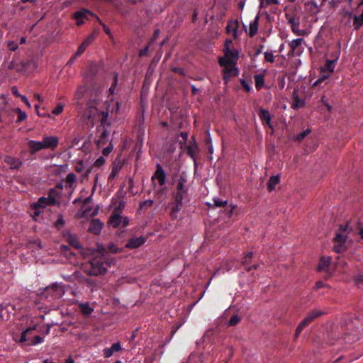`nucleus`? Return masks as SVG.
I'll use <instances>...</instances> for the list:
<instances>
[{
  "mask_svg": "<svg viewBox=\"0 0 363 363\" xmlns=\"http://www.w3.org/2000/svg\"><path fill=\"white\" fill-rule=\"evenodd\" d=\"M117 83H118V74L114 73L113 82L112 85L111 86V87L109 88V92L111 94H114L115 87L117 85Z\"/></svg>",
  "mask_w": 363,
  "mask_h": 363,
  "instance_id": "nucleus-43",
  "label": "nucleus"
},
{
  "mask_svg": "<svg viewBox=\"0 0 363 363\" xmlns=\"http://www.w3.org/2000/svg\"><path fill=\"white\" fill-rule=\"evenodd\" d=\"M320 101L321 103L327 108L328 111L329 112L331 111L332 110V107L329 104L328 101L327 100H325V96H322L321 99H320Z\"/></svg>",
  "mask_w": 363,
  "mask_h": 363,
  "instance_id": "nucleus-53",
  "label": "nucleus"
},
{
  "mask_svg": "<svg viewBox=\"0 0 363 363\" xmlns=\"http://www.w3.org/2000/svg\"><path fill=\"white\" fill-rule=\"evenodd\" d=\"M280 177L279 175L272 176L269 178L267 183V188L269 191H272L275 189V186L279 183Z\"/></svg>",
  "mask_w": 363,
  "mask_h": 363,
  "instance_id": "nucleus-30",
  "label": "nucleus"
},
{
  "mask_svg": "<svg viewBox=\"0 0 363 363\" xmlns=\"http://www.w3.org/2000/svg\"><path fill=\"white\" fill-rule=\"evenodd\" d=\"M213 202H214V205L216 207H223V206H225L228 204L227 200H222L219 198H214Z\"/></svg>",
  "mask_w": 363,
  "mask_h": 363,
  "instance_id": "nucleus-38",
  "label": "nucleus"
},
{
  "mask_svg": "<svg viewBox=\"0 0 363 363\" xmlns=\"http://www.w3.org/2000/svg\"><path fill=\"white\" fill-rule=\"evenodd\" d=\"M86 91V88L84 86H79L74 94V99L77 101H79L84 96L85 92Z\"/></svg>",
  "mask_w": 363,
  "mask_h": 363,
  "instance_id": "nucleus-32",
  "label": "nucleus"
},
{
  "mask_svg": "<svg viewBox=\"0 0 363 363\" xmlns=\"http://www.w3.org/2000/svg\"><path fill=\"white\" fill-rule=\"evenodd\" d=\"M77 181V176L74 173H69L67 175L65 179V186L70 189H74Z\"/></svg>",
  "mask_w": 363,
  "mask_h": 363,
  "instance_id": "nucleus-24",
  "label": "nucleus"
},
{
  "mask_svg": "<svg viewBox=\"0 0 363 363\" xmlns=\"http://www.w3.org/2000/svg\"><path fill=\"white\" fill-rule=\"evenodd\" d=\"M259 1L261 7H266L271 4H279L280 3L279 0H259Z\"/></svg>",
  "mask_w": 363,
  "mask_h": 363,
  "instance_id": "nucleus-36",
  "label": "nucleus"
},
{
  "mask_svg": "<svg viewBox=\"0 0 363 363\" xmlns=\"http://www.w3.org/2000/svg\"><path fill=\"white\" fill-rule=\"evenodd\" d=\"M303 41V38H296L291 40L289 43V46L294 51L300 46Z\"/></svg>",
  "mask_w": 363,
  "mask_h": 363,
  "instance_id": "nucleus-33",
  "label": "nucleus"
},
{
  "mask_svg": "<svg viewBox=\"0 0 363 363\" xmlns=\"http://www.w3.org/2000/svg\"><path fill=\"white\" fill-rule=\"evenodd\" d=\"M109 134L110 132L107 129L104 128L101 133L100 138L97 141L98 147H100L106 143L108 140Z\"/></svg>",
  "mask_w": 363,
  "mask_h": 363,
  "instance_id": "nucleus-27",
  "label": "nucleus"
},
{
  "mask_svg": "<svg viewBox=\"0 0 363 363\" xmlns=\"http://www.w3.org/2000/svg\"><path fill=\"white\" fill-rule=\"evenodd\" d=\"M103 226V223L99 220L94 219L90 223L88 231L93 234L99 235L101 233Z\"/></svg>",
  "mask_w": 363,
  "mask_h": 363,
  "instance_id": "nucleus-15",
  "label": "nucleus"
},
{
  "mask_svg": "<svg viewBox=\"0 0 363 363\" xmlns=\"http://www.w3.org/2000/svg\"><path fill=\"white\" fill-rule=\"evenodd\" d=\"M105 159L104 157H99L94 162L95 166L100 167L105 163Z\"/></svg>",
  "mask_w": 363,
  "mask_h": 363,
  "instance_id": "nucleus-55",
  "label": "nucleus"
},
{
  "mask_svg": "<svg viewBox=\"0 0 363 363\" xmlns=\"http://www.w3.org/2000/svg\"><path fill=\"white\" fill-rule=\"evenodd\" d=\"M219 64L223 67V79L225 83L228 82L230 77L236 76L238 74V70L235 67V64L232 62H225L224 60H219Z\"/></svg>",
  "mask_w": 363,
  "mask_h": 363,
  "instance_id": "nucleus-5",
  "label": "nucleus"
},
{
  "mask_svg": "<svg viewBox=\"0 0 363 363\" xmlns=\"http://www.w3.org/2000/svg\"><path fill=\"white\" fill-rule=\"evenodd\" d=\"M113 352H118L121 350V344L119 342H116L112 345L111 347Z\"/></svg>",
  "mask_w": 363,
  "mask_h": 363,
  "instance_id": "nucleus-59",
  "label": "nucleus"
},
{
  "mask_svg": "<svg viewBox=\"0 0 363 363\" xmlns=\"http://www.w3.org/2000/svg\"><path fill=\"white\" fill-rule=\"evenodd\" d=\"M232 43L231 40H227L225 41V48L224 50L225 57H220L219 60H224L225 62H232L236 64L238 60V53L230 49V45Z\"/></svg>",
  "mask_w": 363,
  "mask_h": 363,
  "instance_id": "nucleus-7",
  "label": "nucleus"
},
{
  "mask_svg": "<svg viewBox=\"0 0 363 363\" xmlns=\"http://www.w3.org/2000/svg\"><path fill=\"white\" fill-rule=\"evenodd\" d=\"M55 192V190L54 189H51L50 193H49V197L48 198H45V197H40L38 202L35 204V208H45V206H47L49 204H55L56 201L55 199V198H53L51 195H52V194Z\"/></svg>",
  "mask_w": 363,
  "mask_h": 363,
  "instance_id": "nucleus-12",
  "label": "nucleus"
},
{
  "mask_svg": "<svg viewBox=\"0 0 363 363\" xmlns=\"http://www.w3.org/2000/svg\"><path fill=\"white\" fill-rule=\"evenodd\" d=\"M115 264L113 258H105L104 256L94 257L89 263L85 272L91 276H99L106 273L108 267Z\"/></svg>",
  "mask_w": 363,
  "mask_h": 363,
  "instance_id": "nucleus-2",
  "label": "nucleus"
},
{
  "mask_svg": "<svg viewBox=\"0 0 363 363\" xmlns=\"http://www.w3.org/2000/svg\"><path fill=\"white\" fill-rule=\"evenodd\" d=\"M122 167V165L120 164V162L116 163V162H113L112 166V169L110 175L108 176L109 180H113L116 177L119 171L121 170Z\"/></svg>",
  "mask_w": 363,
  "mask_h": 363,
  "instance_id": "nucleus-31",
  "label": "nucleus"
},
{
  "mask_svg": "<svg viewBox=\"0 0 363 363\" xmlns=\"http://www.w3.org/2000/svg\"><path fill=\"white\" fill-rule=\"evenodd\" d=\"M16 112L18 113V118L16 120V121L18 123H21L22 121H23L24 120L26 119L27 118V114L26 113V112L24 111H22L20 108H16Z\"/></svg>",
  "mask_w": 363,
  "mask_h": 363,
  "instance_id": "nucleus-35",
  "label": "nucleus"
},
{
  "mask_svg": "<svg viewBox=\"0 0 363 363\" xmlns=\"http://www.w3.org/2000/svg\"><path fill=\"white\" fill-rule=\"evenodd\" d=\"M64 108V105L62 103H58L57 106L55 107V108L52 110V113L54 115H59L60 114Z\"/></svg>",
  "mask_w": 363,
  "mask_h": 363,
  "instance_id": "nucleus-40",
  "label": "nucleus"
},
{
  "mask_svg": "<svg viewBox=\"0 0 363 363\" xmlns=\"http://www.w3.org/2000/svg\"><path fill=\"white\" fill-rule=\"evenodd\" d=\"M65 293L64 285L55 283L46 287L42 294V298H45L50 303H55L60 300Z\"/></svg>",
  "mask_w": 363,
  "mask_h": 363,
  "instance_id": "nucleus-3",
  "label": "nucleus"
},
{
  "mask_svg": "<svg viewBox=\"0 0 363 363\" xmlns=\"http://www.w3.org/2000/svg\"><path fill=\"white\" fill-rule=\"evenodd\" d=\"M148 50H149V45H146L143 49H142L140 51V52H139L140 57L145 56L147 54V52H148Z\"/></svg>",
  "mask_w": 363,
  "mask_h": 363,
  "instance_id": "nucleus-61",
  "label": "nucleus"
},
{
  "mask_svg": "<svg viewBox=\"0 0 363 363\" xmlns=\"http://www.w3.org/2000/svg\"><path fill=\"white\" fill-rule=\"evenodd\" d=\"M311 133L310 129H306L303 132L300 133L296 135V140L298 141H301L306 135H308Z\"/></svg>",
  "mask_w": 363,
  "mask_h": 363,
  "instance_id": "nucleus-45",
  "label": "nucleus"
},
{
  "mask_svg": "<svg viewBox=\"0 0 363 363\" xmlns=\"http://www.w3.org/2000/svg\"><path fill=\"white\" fill-rule=\"evenodd\" d=\"M196 150H197V147L195 144L189 145L187 147V152H188L189 155L191 157H194Z\"/></svg>",
  "mask_w": 363,
  "mask_h": 363,
  "instance_id": "nucleus-42",
  "label": "nucleus"
},
{
  "mask_svg": "<svg viewBox=\"0 0 363 363\" xmlns=\"http://www.w3.org/2000/svg\"><path fill=\"white\" fill-rule=\"evenodd\" d=\"M65 225V220L63 218H58L55 222V226L57 228L60 229L62 228Z\"/></svg>",
  "mask_w": 363,
  "mask_h": 363,
  "instance_id": "nucleus-52",
  "label": "nucleus"
},
{
  "mask_svg": "<svg viewBox=\"0 0 363 363\" xmlns=\"http://www.w3.org/2000/svg\"><path fill=\"white\" fill-rule=\"evenodd\" d=\"M286 18L291 26V30L297 35H304L306 32L299 29L301 23V15L296 12H289L286 13Z\"/></svg>",
  "mask_w": 363,
  "mask_h": 363,
  "instance_id": "nucleus-4",
  "label": "nucleus"
},
{
  "mask_svg": "<svg viewBox=\"0 0 363 363\" xmlns=\"http://www.w3.org/2000/svg\"><path fill=\"white\" fill-rule=\"evenodd\" d=\"M259 19V15H257L250 23L248 34L251 37L254 36L257 32Z\"/></svg>",
  "mask_w": 363,
  "mask_h": 363,
  "instance_id": "nucleus-21",
  "label": "nucleus"
},
{
  "mask_svg": "<svg viewBox=\"0 0 363 363\" xmlns=\"http://www.w3.org/2000/svg\"><path fill=\"white\" fill-rule=\"evenodd\" d=\"M188 190L186 178L183 175H180L177 181L176 189L172 194L174 202L170 204L172 205L170 216L172 219H177L179 218V213L182 208L184 200L187 196Z\"/></svg>",
  "mask_w": 363,
  "mask_h": 363,
  "instance_id": "nucleus-1",
  "label": "nucleus"
},
{
  "mask_svg": "<svg viewBox=\"0 0 363 363\" xmlns=\"http://www.w3.org/2000/svg\"><path fill=\"white\" fill-rule=\"evenodd\" d=\"M346 235L343 233H337L334 238V250L337 252H342L345 250Z\"/></svg>",
  "mask_w": 363,
  "mask_h": 363,
  "instance_id": "nucleus-9",
  "label": "nucleus"
},
{
  "mask_svg": "<svg viewBox=\"0 0 363 363\" xmlns=\"http://www.w3.org/2000/svg\"><path fill=\"white\" fill-rule=\"evenodd\" d=\"M42 143L45 149L54 150L57 147L59 140L56 136H45L43 138Z\"/></svg>",
  "mask_w": 363,
  "mask_h": 363,
  "instance_id": "nucleus-14",
  "label": "nucleus"
},
{
  "mask_svg": "<svg viewBox=\"0 0 363 363\" xmlns=\"http://www.w3.org/2000/svg\"><path fill=\"white\" fill-rule=\"evenodd\" d=\"M108 250L112 253H117L119 252V249L114 245H110L108 246Z\"/></svg>",
  "mask_w": 363,
  "mask_h": 363,
  "instance_id": "nucleus-60",
  "label": "nucleus"
},
{
  "mask_svg": "<svg viewBox=\"0 0 363 363\" xmlns=\"http://www.w3.org/2000/svg\"><path fill=\"white\" fill-rule=\"evenodd\" d=\"M113 149V145L111 143V142H110L108 145L106 147L103 149L102 153L104 156H108L112 152Z\"/></svg>",
  "mask_w": 363,
  "mask_h": 363,
  "instance_id": "nucleus-44",
  "label": "nucleus"
},
{
  "mask_svg": "<svg viewBox=\"0 0 363 363\" xmlns=\"http://www.w3.org/2000/svg\"><path fill=\"white\" fill-rule=\"evenodd\" d=\"M255 87L257 90H260L264 86V74H257L254 77Z\"/></svg>",
  "mask_w": 363,
  "mask_h": 363,
  "instance_id": "nucleus-28",
  "label": "nucleus"
},
{
  "mask_svg": "<svg viewBox=\"0 0 363 363\" xmlns=\"http://www.w3.org/2000/svg\"><path fill=\"white\" fill-rule=\"evenodd\" d=\"M331 262V257H322L320 262L318 265V270L319 272L326 271L328 272V267L330 264Z\"/></svg>",
  "mask_w": 363,
  "mask_h": 363,
  "instance_id": "nucleus-22",
  "label": "nucleus"
},
{
  "mask_svg": "<svg viewBox=\"0 0 363 363\" xmlns=\"http://www.w3.org/2000/svg\"><path fill=\"white\" fill-rule=\"evenodd\" d=\"M152 181L154 185L158 184L163 186L166 183V174L160 164H157L156 171L152 177Z\"/></svg>",
  "mask_w": 363,
  "mask_h": 363,
  "instance_id": "nucleus-8",
  "label": "nucleus"
},
{
  "mask_svg": "<svg viewBox=\"0 0 363 363\" xmlns=\"http://www.w3.org/2000/svg\"><path fill=\"white\" fill-rule=\"evenodd\" d=\"M306 327V325H304V323H300L299 325H298L296 330V338H297L299 335V334L301 333V331L303 330V329Z\"/></svg>",
  "mask_w": 363,
  "mask_h": 363,
  "instance_id": "nucleus-51",
  "label": "nucleus"
},
{
  "mask_svg": "<svg viewBox=\"0 0 363 363\" xmlns=\"http://www.w3.org/2000/svg\"><path fill=\"white\" fill-rule=\"evenodd\" d=\"M4 162L11 169H18L22 165V162L19 159L11 156H6L4 159Z\"/></svg>",
  "mask_w": 363,
  "mask_h": 363,
  "instance_id": "nucleus-17",
  "label": "nucleus"
},
{
  "mask_svg": "<svg viewBox=\"0 0 363 363\" xmlns=\"http://www.w3.org/2000/svg\"><path fill=\"white\" fill-rule=\"evenodd\" d=\"M305 106V101L302 99H300L298 95L294 92V101L291 104V108L297 110L301 108H303Z\"/></svg>",
  "mask_w": 363,
  "mask_h": 363,
  "instance_id": "nucleus-26",
  "label": "nucleus"
},
{
  "mask_svg": "<svg viewBox=\"0 0 363 363\" xmlns=\"http://www.w3.org/2000/svg\"><path fill=\"white\" fill-rule=\"evenodd\" d=\"M326 69L330 72H333L335 68L334 61L328 60L325 65Z\"/></svg>",
  "mask_w": 363,
  "mask_h": 363,
  "instance_id": "nucleus-49",
  "label": "nucleus"
},
{
  "mask_svg": "<svg viewBox=\"0 0 363 363\" xmlns=\"http://www.w3.org/2000/svg\"><path fill=\"white\" fill-rule=\"evenodd\" d=\"M95 38L96 34L94 33L88 35L83 43L79 46L77 51L75 53V57L82 55L86 48L94 40Z\"/></svg>",
  "mask_w": 363,
  "mask_h": 363,
  "instance_id": "nucleus-13",
  "label": "nucleus"
},
{
  "mask_svg": "<svg viewBox=\"0 0 363 363\" xmlns=\"http://www.w3.org/2000/svg\"><path fill=\"white\" fill-rule=\"evenodd\" d=\"M313 320L312 315L310 313L301 321V323H304V325H308L311 321Z\"/></svg>",
  "mask_w": 363,
  "mask_h": 363,
  "instance_id": "nucleus-57",
  "label": "nucleus"
},
{
  "mask_svg": "<svg viewBox=\"0 0 363 363\" xmlns=\"http://www.w3.org/2000/svg\"><path fill=\"white\" fill-rule=\"evenodd\" d=\"M180 136L183 140V141L181 142V143H186V142L188 139V133L187 132H182L180 134Z\"/></svg>",
  "mask_w": 363,
  "mask_h": 363,
  "instance_id": "nucleus-62",
  "label": "nucleus"
},
{
  "mask_svg": "<svg viewBox=\"0 0 363 363\" xmlns=\"http://www.w3.org/2000/svg\"><path fill=\"white\" fill-rule=\"evenodd\" d=\"M240 321V318L238 315H234L230 318L228 324L231 326H234L237 325Z\"/></svg>",
  "mask_w": 363,
  "mask_h": 363,
  "instance_id": "nucleus-41",
  "label": "nucleus"
},
{
  "mask_svg": "<svg viewBox=\"0 0 363 363\" xmlns=\"http://www.w3.org/2000/svg\"><path fill=\"white\" fill-rule=\"evenodd\" d=\"M354 281L357 284H360L362 282H363V275L359 274L354 279Z\"/></svg>",
  "mask_w": 363,
  "mask_h": 363,
  "instance_id": "nucleus-63",
  "label": "nucleus"
},
{
  "mask_svg": "<svg viewBox=\"0 0 363 363\" xmlns=\"http://www.w3.org/2000/svg\"><path fill=\"white\" fill-rule=\"evenodd\" d=\"M11 91H12V94L13 95H15L16 96H18V97H21L22 95L20 94V93L18 92L17 88L16 86H13L11 88Z\"/></svg>",
  "mask_w": 363,
  "mask_h": 363,
  "instance_id": "nucleus-64",
  "label": "nucleus"
},
{
  "mask_svg": "<svg viewBox=\"0 0 363 363\" xmlns=\"http://www.w3.org/2000/svg\"><path fill=\"white\" fill-rule=\"evenodd\" d=\"M28 147L31 154L45 149L42 141L35 140H30L28 142Z\"/></svg>",
  "mask_w": 363,
  "mask_h": 363,
  "instance_id": "nucleus-20",
  "label": "nucleus"
},
{
  "mask_svg": "<svg viewBox=\"0 0 363 363\" xmlns=\"http://www.w3.org/2000/svg\"><path fill=\"white\" fill-rule=\"evenodd\" d=\"M122 222V218L118 213H113L109 219V224L113 228H118Z\"/></svg>",
  "mask_w": 363,
  "mask_h": 363,
  "instance_id": "nucleus-25",
  "label": "nucleus"
},
{
  "mask_svg": "<svg viewBox=\"0 0 363 363\" xmlns=\"http://www.w3.org/2000/svg\"><path fill=\"white\" fill-rule=\"evenodd\" d=\"M259 116L264 125H267L270 128H272L271 124V115L267 110L261 108L259 112Z\"/></svg>",
  "mask_w": 363,
  "mask_h": 363,
  "instance_id": "nucleus-18",
  "label": "nucleus"
},
{
  "mask_svg": "<svg viewBox=\"0 0 363 363\" xmlns=\"http://www.w3.org/2000/svg\"><path fill=\"white\" fill-rule=\"evenodd\" d=\"M311 314V315H312L313 320L320 315H322L324 313L323 311H320V310H318V309H315L313 311H312L311 313H309Z\"/></svg>",
  "mask_w": 363,
  "mask_h": 363,
  "instance_id": "nucleus-47",
  "label": "nucleus"
},
{
  "mask_svg": "<svg viewBox=\"0 0 363 363\" xmlns=\"http://www.w3.org/2000/svg\"><path fill=\"white\" fill-rule=\"evenodd\" d=\"M87 112L89 119L95 120L99 118L101 124H104L108 117V113L107 111L99 110L91 105L89 106Z\"/></svg>",
  "mask_w": 363,
  "mask_h": 363,
  "instance_id": "nucleus-6",
  "label": "nucleus"
},
{
  "mask_svg": "<svg viewBox=\"0 0 363 363\" xmlns=\"http://www.w3.org/2000/svg\"><path fill=\"white\" fill-rule=\"evenodd\" d=\"M311 314V315H312L313 320L320 315H322L324 313L323 311H320V310H318V309H315L313 311H312L311 313H309Z\"/></svg>",
  "mask_w": 363,
  "mask_h": 363,
  "instance_id": "nucleus-48",
  "label": "nucleus"
},
{
  "mask_svg": "<svg viewBox=\"0 0 363 363\" xmlns=\"http://www.w3.org/2000/svg\"><path fill=\"white\" fill-rule=\"evenodd\" d=\"M63 237L66 241L75 249L81 250L82 248L77 236L72 234L69 230L63 233Z\"/></svg>",
  "mask_w": 363,
  "mask_h": 363,
  "instance_id": "nucleus-11",
  "label": "nucleus"
},
{
  "mask_svg": "<svg viewBox=\"0 0 363 363\" xmlns=\"http://www.w3.org/2000/svg\"><path fill=\"white\" fill-rule=\"evenodd\" d=\"M88 16H94L96 18V15L94 14L91 11L87 10V9H83L80 11H78L77 12H75L73 15L74 16V18L77 21V24L78 26H81L84 23V20L85 18H88Z\"/></svg>",
  "mask_w": 363,
  "mask_h": 363,
  "instance_id": "nucleus-10",
  "label": "nucleus"
},
{
  "mask_svg": "<svg viewBox=\"0 0 363 363\" xmlns=\"http://www.w3.org/2000/svg\"><path fill=\"white\" fill-rule=\"evenodd\" d=\"M43 342H44L43 337H40V335H35L30 340V345L35 346V345H38Z\"/></svg>",
  "mask_w": 363,
  "mask_h": 363,
  "instance_id": "nucleus-37",
  "label": "nucleus"
},
{
  "mask_svg": "<svg viewBox=\"0 0 363 363\" xmlns=\"http://www.w3.org/2000/svg\"><path fill=\"white\" fill-rule=\"evenodd\" d=\"M354 25L356 28H359L363 24V11L359 16H354Z\"/></svg>",
  "mask_w": 363,
  "mask_h": 363,
  "instance_id": "nucleus-34",
  "label": "nucleus"
},
{
  "mask_svg": "<svg viewBox=\"0 0 363 363\" xmlns=\"http://www.w3.org/2000/svg\"><path fill=\"white\" fill-rule=\"evenodd\" d=\"M38 328L37 324H33V325L27 328L25 330L21 333V338L19 340L20 342H25L28 340L27 338V335L31 333L33 331L35 330Z\"/></svg>",
  "mask_w": 363,
  "mask_h": 363,
  "instance_id": "nucleus-23",
  "label": "nucleus"
},
{
  "mask_svg": "<svg viewBox=\"0 0 363 363\" xmlns=\"http://www.w3.org/2000/svg\"><path fill=\"white\" fill-rule=\"evenodd\" d=\"M240 83L246 91L248 92L251 90V86L246 81L240 79Z\"/></svg>",
  "mask_w": 363,
  "mask_h": 363,
  "instance_id": "nucleus-56",
  "label": "nucleus"
},
{
  "mask_svg": "<svg viewBox=\"0 0 363 363\" xmlns=\"http://www.w3.org/2000/svg\"><path fill=\"white\" fill-rule=\"evenodd\" d=\"M103 353H104V356L106 358L111 357L113 354L111 347L105 348L103 350Z\"/></svg>",
  "mask_w": 363,
  "mask_h": 363,
  "instance_id": "nucleus-50",
  "label": "nucleus"
},
{
  "mask_svg": "<svg viewBox=\"0 0 363 363\" xmlns=\"http://www.w3.org/2000/svg\"><path fill=\"white\" fill-rule=\"evenodd\" d=\"M264 55L265 61L271 62V63L274 62V56L272 51H267L264 52Z\"/></svg>",
  "mask_w": 363,
  "mask_h": 363,
  "instance_id": "nucleus-39",
  "label": "nucleus"
},
{
  "mask_svg": "<svg viewBox=\"0 0 363 363\" xmlns=\"http://www.w3.org/2000/svg\"><path fill=\"white\" fill-rule=\"evenodd\" d=\"M96 18L99 22V23L102 26L104 32L109 36H111V33L110 29L101 21V19L98 16H96Z\"/></svg>",
  "mask_w": 363,
  "mask_h": 363,
  "instance_id": "nucleus-46",
  "label": "nucleus"
},
{
  "mask_svg": "<svg viewBox=\"0 0 363 363\" xmlns=\"http://www.w3.org/2000/svg\"><path fill=\"white\" fill-rule=\"evenodd\" d=\"M91 199V198L89 196L84 200V203L82 206V210H83L82 216H94L98 213V208L91 210V208L90 207L86 206V204L89 202V201Z\"/></svg>",
  "mask_w": 363,
  "mask_h": 363,
  "instance_id": "nucleus-19",
  "label": "nucleus"
},
{
  "mask_svg": "<svg viewBox=\"0 0 363 363\" xmlns=\"http://www.w3.org/2000/svg\"><path fill=\"white\" fill-rule=\"evenodd\" d=\"M8 47L9 48V49L11 50L15 51L18 48V45L16 43H15L13 41H9Z\"/></svg>",
  "mask_w": 363,
  "mask_h": 363,
  "instance_id": "nucleus-54",
  "label": "nucleus"
},
{
  "mask_svg": "<svg viewBox=\"0 0 363 363\" xmlns=\"http://www.w3.org/2000/svg\"><path fill=\"white\" fill-rule=\"evenodd\" d=\"M252 252H250L247 253L242 259V264H247L249 262V260L252 258Z\"/></svg>",
  "mask_w": 363,
  "mask_h": 363,
  "instance_id": "nucleus-58",
  "label": "nucleus"
},
{
  "mask_svg": "<svg viewBox=\"0 0 363 363\" xmlns=\"http://www.w3.org/2000/svg\"><path fill=\"white\" fill-rule=\"evenodd\" d=\"M79 306L83 315H89L94 311V308L91 307L89 303L87 302L80 303Z\"/></svg>",
  "mask_w": 363,
  "mask_h": 363,
  "instance_id": "nucleus-29",
  "label": "nucleus"
},
{
  "mask_svg": "<svg viewBox=\"0 0 363 363\" xmlns=\"http://www.w3.org/2000/svg\"><path fill=\"white\" fill-rule=\"evenodd\" d=\"M145 242V239L143 236L133 238L128 240V242L125 244V247L130 249L137 248L143 245Z\"/></svg>",
  "mask_w": 363,
  "mask_h": 363,
  "instance_id": "nucleus-16",
  "label": "nucleus"
}]
</instances>
